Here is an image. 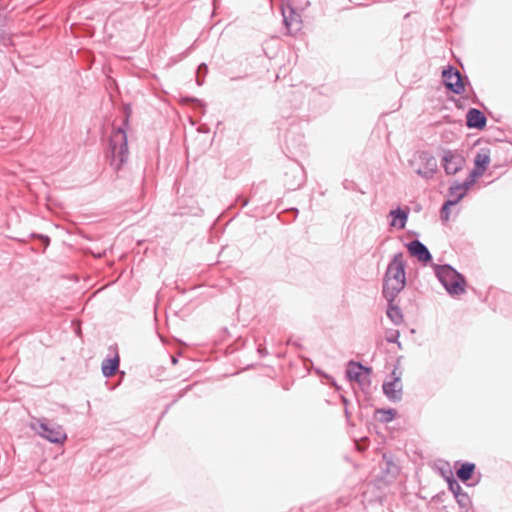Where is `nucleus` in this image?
Listing matches in <instances>:
<instances>
[{
    "mask_svg": "<svg viewBox=\"0 0 512 512\" xmlns=\"http://www.w3.org/2000/svg\"><path fill=\"white\" fill-rule=\"evenodd\" d=\"M406 262L402 252L395 253L388 263L383 276L382 294H389L391 298L399 295L406 286Z\"/></svg>",
    "mask_w": 512,
    "mask_h": 512,
    "instance_id": "f257e3e1",
    "label": "nucleus"
},
{
    "mask_svg": "<svg viewBox=\"0 0 512 512\" xmlns=\"http://www.w3.org/2000/svg\"><path fill=\"white\" fill-rule=\"evenodd\" d=\"M129 118L130 115L129 112H127L122 121V125L112 131L109 139V149L111 154L110 164L115 170H120L128 160L129 150L126 127L129 125Z\"/></svg>",
    "mask_w": 512,
    "mask_h": 512,
    "instance_id": "f03ea898",
    "label": "nucleus"
},
{
    "mask_svg": "<svg viewBox=\"0 0 512 512\" xmlns=\"http://www.w3.org/2000/svg\"><path fill=\"white\" fill-rule=\"evenodd\" d=\"M434 272L438 281L451 296L461 295L466 291V279L450 264H434Z\"/></svg>",
    "mask_w": 512,
    "mask_h": 512,
    "instance_id": "7ed1b4c3",
    "label": "nucleus"
},
{
    "mask_svg": "<svg viewBox=\"0 0 512 512\" xmlns=\"http://www.w3.org/2000/svg\"><path fill=\"white\" fill-rule=\"evenodd\" d=\"M32 428L37 431L39 436L53 444H62L67 439V434L61 425L45 418L37 419Z\"/></svg>",
    "mask_w": 512,
    "mask_h": 512,
    "instance_id": "20e7f679",
    "label": "nucleus"
},
{
    "mask_svg": "<svg viewBox=\"0 0 512 512\" xmlns=\"http://www.w3.org/2000/svg\"><path fill=\"white\" fill-rule=\"evenodd\" d=\"M466 163L463 154L457 150H444L441 164L447 175H455L461 171Z\"/></svg>",
    "mask_w": 512,
    "mask_h": 512,
    "instance_id": "39448f33",
    "label": "nucleus"
},
{
    "mask_svg": "<svg viewBox=\"0 0 512 512\" xmlns=\"http://www.w3.org/2000/svg\"><path fill=\"white\" fill-rule=\"evenodd\" d=\"M442 80L447 90L454 94L460 95L465 91L461 73L451 65L442 71Z\"/></svg>",
    "mask_w": 512,
    "mask_h": 512,
    "instance_id": "423d86ee",
    "label": "nucleus"
},
{
    "mask_svg": "<svg viewBox=\"0 0 512 512\" xmlns=\"http://www.w3.org/2000/svg\"><path fill=\"white\" fill-rule=\"evenodd\" d=\"M417 160L419 162L415 169L417 175L426 180L433 178L438 170L436 158L428 151H420Z\"/></svg>",
    "mask_w": 512,
    "mask_h": 512,
    "instance_id": "0eeeda50",
    "label": "nucleus"
},
{
    "mask_svg": "<svg viewBox=\"0 0 512 512\" xmlns=\"http://www.w3.org/2000/svg\"><path fill=\"white\" fill-rule=\"evenodd\" d=\"M457 478L467 486H475L479 483L481 475L475 476L476 465L472 462H455Z\"/></svg>",
    "mask_w": 512,
    "mask_h": 512,
    "instance_id": "6e6552de",
    "label": "nucleus"
},
{
    "mask_svg": "<svg viewBox=\"0 0 512 512\" xmlns=\"http://www.w3.org/2000/svg\"><path fill=\"white\" fill-rule=\"evenodd\" d=\"M383 298L387 301L386 315L389 320L396 326L404 323V314L399 306V295H394L392 298L389 294H382Z\"/></svg>",
    "mask_w": 512,
    "mask_h": 512,
    "instance_id": "1a4fd4ad",
    "label": "nucleus"
},
{
    "mask_svg": "<svg viewBox=\"0 0 512 512\" xmlns=\"http://www.w3.org/2000/svg\"><path fill=\"white\" fill-rule=\"evenodd\" d=\"M407 250L412 257L417 258V260L424 265H427L432 261V254L426 245H424L420 240L415 239L406 244Z\"/></svg>",
    "mask_w": 512,
    "mask_h": 512,
    "instance_id": "9d476101",
    "label": "nucleus"
},
{
    "mask_svg": "<svg viewBox=\"0 0 512 512\" xmlns=\"http://www.w3.org/2000/svg\"><path fill=\"white\" fill-rule=\"evenodd\" d=\"M285 184L289 190L300 188L305 182L304 170L298 165H293L286 173Z\"/></svg>",
    "mask_w": 512,
    "mask_h": 512,
    "instance_id": "9b49d317",
    "label": "nucleus"
},
{
    "mask_svg": "<svg viewBox=\"0 0 512 512\" xmlns=\"http://www.w3.org/2000/svg\"><path fill=\"white\" fill-rule=\"evenodd\" d=\"M289 14H286V11L283 9V23L289 34L297 33L301 30L302 21L301 15L295 11V9L291 6H288Z\"/></svg>",
    "mask_w": 512,
    "mask_h": 512,
    "instance_id": "f8f14e48",
    "label": "nucleus"
},
{
    "mask_svg": "<svg viewBox=\"0 0 512 512\" xmlns=\"http://www.w3.org/2000/svg\"><path fill=\"white\" fill-rule=\"evenodd\" d=\"M486 124H487V117L481 110H479L477 108H470L467 111L466 126L469 129L482 130L486 127Z\"/></svg>",
    "mask_w": 512,
    "mask_h": 512,
    "instance_id": "ddd939ff",
    "label": "nucleus"
},
{
    "mask_svg": "<svg viewBox=\"0 0 512 512\" xmlns=\"http://www.w3.org/2000/svg\"><path fill=\"white\" fill-rule=\"evenodd\" d=\"M384 395L391 402H399L403 397V384L395 381H386L382 385Z\"/></svg>",
    "mask_w": 512,
    "mask_h": 512,
    "instance_id": "4468645a",
    "label": "nucleus"
},
{
    "mask_svg": "<svg viewBox=\"0 0 512 512\" xmlns=\"http://www.w3.org/2000/svg\"><path fill=\"white\" fill-rule=\"evenodd\" d=\"M363 372L370 373L371 368L364 366L362 363L353 360L348 362L345 371L348 380L360 382V376L362 375Z\"/></svg>",
    "mask_w": 512,
    "mask_h": 512,
    "instance_id": "2eb2a0df",
    "label": "nucleus"
},
{
    "mask_svg": "<svg viewBox=\"0 0 512 512\" xmlns=\"http://www.w3.org/2000/svg\"><path fill=\"white\" fill-rule=\"evenodd\" d=\"M120 365V357L117 352V348L115 347V354L113 357L106 358L101 365V371L104 377L111 378L114 376Z\"/></svg>",
    "mask_w": 512,
    "mask_h": 512,
    "instance_id": "dca6fc26",
    "label": "nucleus"
},
{
    "mask_svg": "<svg viewBox=\"0 0 512 512\" xmlns=\"http://www.w3.org/2000/svg\"><path fill=\"white\" fill-rule=\"evenodd\" d=\"M392 217L390 222L391 226H397L399 229H404L408 220V211L401 209L400 207L392 209L389 213Z\"/></svg>",
    "mask_w": 512,
    "mask_h": 512,
    "instance_id": "f3484780",
    "label": "nucleus"
},
{
    "mask_svg": "<svg viewBox=\"0 0 512 512\" xmlns=\"http://www.w3.org/2000/svg\"><path fill=\"white\" fill-rule=\"evenodd\" d=\"M490 149L489 148H481L474 158V166L486 171L490 164Z\"/></svg>",
    "mask_w": 512,
    "mask_h": 512,
    "instance_id": "a211bd4d",
    "label": "nucleus"
},
{
    "mask_svg": "<svg viewBox=\"0 0 512 512\" xmlns=\"http://www.w3.org/2000/svg\"><path fill=\"white\" fill-rule=\"evenodd\" d=\"M485 173V171L477 168L474 166V168L469 173L468 177L465 181L461 182V188L463 189V196L465 197L469 188L476 182V179L480 176H482Z\"/></svg>",
    "mask_w": 512,
    "mask_h": 512,
    "instance_id": "6ab92c4d",
    "label": "nucleus"
},
{
    "mask_svg": "<svg viewBox=\"0 0 512 512\" xmlns=\"http://www.w3.org/2000/svg\"><path fill=\"white\" fill-rule=\"evenodd\" d=\"M397 411L394 408H379L375 410V418L381 423H389L394 420Z\"/></svg>",
    "mask_w": 512,
    "mask_h": 512,
    "instance_id": "aec40b11",
    "label": "nucleus"
},
{
    "mask_svg": "<svg viewBox=\"0 0 512 512\" xmlns=\"http://www.w3.org/2000/svg\"><path fill=\"white\" fill-rule=\"evenodd\" d=\"M464 198L463 194L457 195L455 198L447 199L440 209V216L442 220H448L450 215V207L456 205Z\"/></svg>",
    "mask_w": 512,
    "mask_h": 512,
    "instance_id": "412c9836",
    "label": "nucleus"
},
{
    "mask_svg": "<svg viewBox=\"0 0 512 512\" xmlns=\"http://www.w3.org/2000/svg\"><path fill=\"white\" fill-rule=\"evenodd\" d=\"M455 500L459 506L461 512H470L472 509V500L471 497L466 492H461L457 494Z\"/></svg>",
    "mask_w": 512,
    "mask_h": 512,
    "instance_id": "4be33fe9",
    "label": "nucleus"
},
{
    "mask_svg": "<svg viewBox=\"0 0 512 512\" xmlns=\"http://www.w3.org/2000/svg\"><path fill=\"white\" fill-rule=\"evenodd\" d=\"M448 489L452 492L454 498L457 494L463 492L459 482L454 478L452 472L450 471V476L446 478Z\"/></svg>",
    "mask_w": 512,
    "mask_h": 512,
    "instance_id": "5701e85b",
    "label": "nucleus"
},
{
    "mask_svg": "<svg viewBox=\"0 0 512 512\" xmlns=\"http://www.w3.org/2000/svg\"><path fill=\"white\" fill-rule=\"evenodd\" d=\"M400 337V331L395 329H390L386 331L385 339L388 343H395L397 344L399 349H402V344L399 341Z\"/></svg>",
    "mask_w": 512,
    "mask_h": 512,
    "instance_id": "b1692460",
    "label": "nucleus"
},
{
    "mask_svg": "<svg viewBox=\"0 0 512 512\" xmlns=\"http://www.w3.org/2000/svg\"><path fill=\"white\" fill-rule=\"evenodd\" d=\"M208 73V66L205 63H201L198 65L196 70V82L199 86L204 83V78Z\"/></svg>",
    "mask_w": 512,
    "mask_h": 512,
    "instance_id": "393cba45",
    "label": "nucleus"
},
{
    "mask_svg": "<svg viewBox=\"0 0 512 512\" xmlns=\"http://www.w3.org/2000/svg\"><path fill=\"white\" fill-rule=\"evenodd\" d=\"M463 192L461 183L458 181H455L448 189L449 196L452 198H455L457 195H461Z\"/></svg>",
    "mask_w": 512,
    "mask_h": 512,
    "instance_id": "a878e982",
    "label": "nucleus"
},
{
    "mask_svg": "<svg viewBox=\"0 0 512 512\" xmlns=\"http://www.w3.org/2000/svg\"><path fill=\"white\" fill-rule=\"evenodd\" d=\"M399 359L397 360V364L395 365L393 371L390 374V380L389 381H395L396 383H402L401 382V376H402V370L398 367Z\"/></svg>",
    "mask_w": 512,
    "mask_h": 512,
    "instance_id": "bb28decb",
    "label": "nucleus"
},
{
    "mask_svg": "<svg viewBox=\"0 0 512 512\" xmlns=\"http://www.w3.org/2000/svg\"><path fill=\"white\" fill-rule=\"evenodd\" d=\"M342 185H343V188L346 190L359 191L362 194L364 193V191L360 190L358 185L352 180L345 179L342 182Z\"/></svg>",
    "mask_w": 512,
    "mask_h": 512,
    "instance_id": "cd10ccee",
    "label": "nucleus"
},
{
    "mask_svg": "<svg viewBox=\"0 0 512 512\" xmlns=\"http://www.w3.org/2000/svg\"><path fill=\"white\" fill-rule=\"evenodd\" d=\"M387 471L391 474L392 478H395L398 474V466L391 462H387Z\"/></svg>",
    "mask_w": 512,
    "mask_h": 512,
    "instance_id": "c85d7f7f",
    "label": "nucleus"
},
{
    "mask_svg": "<svg viewBox=\"0 0 512 512\" xmlns=\"http://www.w3.org/2000/svg\"><path fill=\"white\" fill-rule=\"evenodd\" d=\"M315 372L319 375V376H322L326 379H328L329 381H331V384L333 385H336L335 381H334V378L326 373H324L320 368H316L315 369Z\"/></svg>",
    "mask_w": 512,
    "mask_h": 512,
    "instance_id": "c756f323",
    "label": "nucleus"
},
{
    "mask_svg": "<svg viewBox=\"0 0 512 512\" xmlns=\"http://www.w3.org/2000/svg\"><path fill=\"white\" fill-rule=\"evenodd\" d=\"M238 201H241L242 206H246L248 204V200L242 197H239Z\"/></svg>",
    "mask_w": 512,
    "mask_h": 512,
    "instance_id": "7c9ffc66",
    "label": "nucleus"
},
{
    "mask_svg": "<svg viewBox=\"0 0 512 512\" xmlns=\"http://www.w3.org/2000/svg\"><path fill=\"white\" fill-rule=\"evenodd\" d=\"M342 402H343V404L345 405V407H347V405H348V399H347L346 397L342 396Z\"/></svg>",
    "mask_w": 512,
    "mask_h": 512,
    "instance_id": "2f4dec72",
    "label": "nucleus"
},
{
    "mask_svg": "<svg viewBox=\"0 0 512 512\" xmlns=\"http://www.w3.org/2000/svg\"><path fill=\"white\" fill-rule=\"evenodd\" d=\"M191 100L194 102H197L200 106H203V103L200 100L195 99V98H191Z\"/></svg>",
    "mask_w": 512,
    "mask_h": 512,
    "instance_id": "473e14b6",
    "label": "nucleus"
},
{
    "mask_svg": "<svg viewBox=\"0 0 512 512\" xmlns=\"http://www.w3.org/2000/svg\"><path fill=\"white\" fill-rule=\"evenodd\" d=\"M41 237L46 242V244L49 243V238L47 236H41Z\"/></svg>",
    "mask_w": 512,
    "mask_h": 512,
    "instance_id": "72a5a7b5",
    "label": "nucleus"
},
{
    "mask_svg": "<svg viewBox=\"0 0 512 512\" xmlns=\"http://www.w3.org/2000/svg\"><path fill=\"white\" fill-rule=\"evenodd\" d=\"M345 415H346V417H347V418H349V415H350V414H349L348 407H345Z\"/></svg>",
    "mask_w": 512,
    "mask_h": 512,
    "instance_id": "f704fd0d",
    "label": "nucleus"
},
{
    "mask_svg": "<svg viewBox=\"0 0 512 512\" xmlns=\"http://www.w3.org/2000/svg\"><path fill=\"white\" fill-rule=\"evenodd\" d=\"M292 211H294L296 213V215L298 214V209L297 208H293Z\"/></svg>",
    "mask_w": 512,
    "mask_h": 512,
    "instance_id": "c9c22d12",
    "label": "nucleus"
},
{
    "mask_svg": "<svg viewBox=\"0 0 512 512\" xmlns=\"http://www.w3.org/2000/svg\"><path fill=\"white\" fill-rule=\"evenodd\" d=\"M172 362L175 364L177 362V359L175 357H173Z\"/></svg>",
    "mask_w": 512,
    "mask_h": 512,
    "instance_id": "e433bc0d",
    "label": "nucleus"
}]
</instances>
